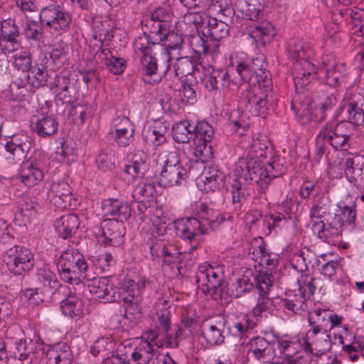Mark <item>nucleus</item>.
<instances>
[{
    "label": "nucleus",
    "mask_w": 364,
    "mask_h": 364,
    "mask_svg": "<svg viewBox=\"0 0 364 364\" xmlns=\"http://www.w3.org/2000/svg\"><path fill=\"white\" fill-rule=\"evenodd\" d=\"M4 261L13 274L21 275L33 267V256L28 248L14 245L4 255Z\"/></svg>",
    "instance_id": "nucleus-5"
},
{
    "label": "nucleus",
    "mask_w": 364,
    "mask_h": 364,
    "mask_svg": "<svg viewBox=\"0 0 364 364\" xmlns=\"http://www.w3.org/2000/svg\"><path fill=\"white\" fill-rule=\"evenodd\" d=\"M347 122H341L336 124L333 129L327 131L326 126L325 129L321 132L326 136L327 141L335 149L342 151H347L349 145L348 140L350 136V130L348 129Z\"/></svg>",
    "instance_id": "nucleus-12"
},
{
    "label": "nucleus",
    "mask_w": 364,
    "mask_h": 364,
    "mask_svg": "<svg viewBox=\"0 0 364 364\" xmlns=\"http://www.w3.org/2000/svg\"><path fill=\"white\" fill-rule=\"evenodd\" d=\"M168 23L156 22L150 18L142 21L143 33L150 36L154 40L161 42L162 33L166 32Z\"/></svg>",
    "instance_id": "nucleus-40"
},
{
    "label": "nucleus",
    "mask_w": 364,
    "mask_h": 364,
    "mask_svg": "<svg viewBox=\"0 0 364 364\" xmlns=\"http://www.w3.org/2000/svg\"><path fill=\"white\" fill-rule=\"evenodd\" d=\"M343 171L348 181L355 183L357 178L355 176V167L354 159L350 156H347L343 162Z\"/></svg>",
    "instance_id": "nucleus-64"
},
{
    "label": "nucleus",
    "mask_w": 364,
    "mask_h": 364,
    "mask_svg": "<svg viewBox=\"0 0 364 364\" xmlns=\"http://www.w3.org/2000/svg\"><path fill=\"white\" fill-rule=\"evenodd\" d=\"M257 281V289L259 292V297L257 301V306L253 309V314L255 316H260L262 313L268 311L271 309L272 301L267 297L268 291L272 285L273 277L270 274H259L255 277Z\"/></svg>",
    "instance_id": "nucleus-11"
},
{
    "label": "nucleus",
    "mask_w": 364,
    "mask_h": 364,
    "mask_svg": "<svg viewBox=\"0 0 364 364\" xmlns=\"http://www.w3.org/2000/svg\"><path fill=\"white\" fill-rule=\"evenodd\" d=\"M30 148V143H26L20 147L12 148L6 151L11 155L13 161L17 163L23 161L26 158Z\"/></svg>",
    "instance_id": "nucleus-63"
},
{
    "label": "nucleus",
    "mask_w": 364,
    "mask_h": 364,
    "mask_svg": "<svg viewBox=\"0 0 364 364\" xmlns=\"http://www.w3.org/2000/svg\"><path fill=\"white\" fill-rule=\"evenodd\" d=\"M225 322L219 321L216 323H208L204 326L202 337L211 346H218L224 343L223 335Z\"/></svg>",
    "instance_id": "nucleus-37"
},
{
    "label": "nucleus",
    "mask_w": 364,
    "mask_h": 364,
    "mask_svg": "<svg viewBox=\"0 0 364 364\" xmlns=\"http://www.w3.org/2000/svg\"><path fill=\"white\" fill-rule=\"evenodd\" d=\"M284 306L293 312H297L299 310H303L305 305V298L301 291L299 293H294L289 291L286 294L285 298L282 300Z\"/></svg>",
    "instance_id": "nucleus-45"
},
{
    "label": "nucleus",
    "mask_w": 364,
    "mask_h": 364,
    "mask_svg": "<svg viewBox=\"0 0 364 364\" xmlns=\"http://www.w3.org/2000/svg\"><path fill=\"white\" fill-rule=\"evenodd\" d=\"M174 70L176 75L179 77L195 75L196 71H198L195 68V65L191 59L188 57H181L177 58L174 64Z\"/></svg>",
    "instance_id": "nucleus-50"
},
{
    "label": "nucleus",
    "mask_w": 364,
    "mask_h": 364,
    "mask_svg": "<svg viewBox=\"0 0 364 364\" xmlns=\"http://www.w3.org/2000/svg\"><path fill=\"white\" fill-rule=\"evenodd\" d=\"M302 66L307 69L308 71H304L303 73H297L296 75L294 77V82L295 85L296 91L297 92L296 95L306 96L304 92L305 87L309 85L312 80L316 79L315 68L314 65L308 60H304L301 63Z\"/></svg>",
    "instance_id": "nucleus-33"
},
{
    "label": "nucleus",
    "mask_w": 364,
    "mask_h": 364,
    "mask_svg": "<svg viewBox=\"0 0 364 364\" xmlns=\"http://www.w3.org/2000/svg\"><path fill=\"white\" fill-rule=\"evenodd\" d=\"M331 203L328 199L320 198L317 200L310 210V216L311 218H331L333 219L334 214L331 212Z\"/></svg>",
    "instance_id": "nucleus-43"
},
{
    "label": "nucleus",
    "mask_w": 364,
    "mask_h": 364,
    "mask_svg": "<svg viewBox=\"0 0 364 364\" xmlns=\"http://www.w3.org/2000/svg\"><path fill=\"white\" fill-rule=\"evenodd\" d=\"M48 197L54 205L65 208L70 205L71 189L66 182L53 183L48 192Z\"/></svg>",
    "instance_id": "nucleus-20"
},
{
    "label": "nucleus",
    "mask_w": 364,
    "mask_h": 364,
    "mask_svg": "<svg viewBox=\"0 0 364 364\" xmlns=\"http://www.w3.org/2000/svg\"><path fill=\"white\" fill-rule=\"evenodd\" d=\"M160 156L163 160L164 167L181 166L178 151L172 144H166L163 147Z\"/></svg>",
    "instance_id": "nucleus-51"
},
{
    "label": "nucleus",
    "mask_w": 364,
    "mask_h": 364,
    "mask_svg": "<svg viewBox=\"0 0 364 364\" xmlns=\"http://www.w3.org/2000/svg\"><path fill=\"white\" fill-rule=\"evenodd\" d=\"M44 356L48 364H70L73 360L70 348L64 343H57L49 348Z\"/></svg>",
    "instance_id": "nucleus-24"
},
{
    "label": "nucleus",
    "mask_w": 364,
    "mask_h": 364,
    "mask_svg": "<svg viewBox=\"0 0 364 364\" xmlns=\"http://www.w3.org/2000/svg\"><path fill=\"white\" fill-rule=\"evenodd\" d=\"M47 77L46 67L43 65L35 64L28 71V83L33 87L38 88L46 85Z\"/></svg>",
    "instance_id": "nucleus-41"
},
{
    "label": "nucleus",
    "mask_w": 364,
    "mask_h": 364,
    "mask_svg": "<svg viewBox=\"0 0 364 364\" xmlns=\"http://www.w3.org/2000/svg\"><path fill=\"white\" fill-rule=\"evenodd\" d=\"M69 115L75 124H82L89 116L88 108L77 104L70 107Z\"/></svg>",
    "instance_id": "nucleus-57"
},
{
    "label": "nucleus",
    "mask_w": 364,
    "mask_h": 364,
    "mask_svg": "<svg viewBox=\"0 0 364 364\" xmlns=\"http://www.w3.org/2000/svg\"><path fill=\"white\" fill-rule=\"evenodd\" d=\"M346 107L348 120L355 125L364 124V96L358 92L348 93L346 96Z\"/></svg>",
    "instance_id": "nucleus-13"
},
{
    "label": "nucleus",
    "mask_w": 364,
    "mask_h": 364,
    "mask_svg": "<svg viewBox=\"0 0 364 364\" xmlns=\"http://www.w3.org/2000/svg\"><path fill=\"white\" fill-rule=\"evenodd\" d=\"M61 279L71 284L74 280H80L87 271V264L78 250L73 248L65 250L57 263Z\"/></svg>",
    "instance_id": "nucleus-2"
},
{
    "label": "nucleus",
    "mask_w": 364,
    "mask_h": 364,
    "mask_svg": "<svg viewBox=\"0 0 364 364\" xmlns=\"http://www.w3.org/2000/svg\"><path fill=\"white\" fill-rule=\"evenodd\" d=\"M45 355V346L40 338L35 340L21 339L14 343L8 355L14 358L16 364H37Z\"/></svg>",
    "instance_id": "nucleus-3"
},
{
    "label": "nucleus",
    "mask_w": 364,
    "mask_h": 364,
    "mask_svg": "<svg viewBox=\"0 0 364 364\" xmlns=\"http://www.w3.org/2000/svg\"><path fill=\"white\" fill-rule=\"evenodd\" d=\"M309 47L301 40H294L289 43V53L291 57L296 60L301 59L306 60V57L309 56Z\"/></svg>",
    "instance_id": "nucleus-53"
},
{
    "label": "nucleus",
    "mask_w": 364,
    "mask_h": 364,
    "mask_svg": "<svg viewBox=\"0 0 364 364\" xmlns=\"http://www.w3.org/2000/svg\"><path fill=\"white\" fill-rule=\"evenodd\" d=\"M76 82L74 78L65 75H59L53 82L56 88L55 92L63 103L70 104L75 101L77 95Z\"/></svg>",
    "instance_id": "nucleus-17"
},
{
    "label": "nucleus",
    "mask_w": 364,
    "mask_h": 364,
    "mask_svg": "<svg viewBox=\"0 0 364 364\" xmlns=\"http://www.w3.org/2000/svg\"><path fill=\"white\" fill-rule=\"evenodd\" d=\"M161 41L167 42L166 45H164V47L167 50V53L166 54L164 52H159L161 58L164 60V64L161 65V67H163L164 69V73H166L170 68V52L171 50L181 49L183 39L181 36L178 35L174 31H171L170 25H168L166 29V32L162 33Z\"/></svg>",
    "instance_id": "nucleus-21"
},
{
    "label": "nucleus",
    "mask_w": 364,
    "mask_h": 364,
    "mask_svg": "<svg viewBox=\"0 0 364 364\" xmlns=\"http://www.w3.org/2000/svg\"><path fill=\"white\" fill-rule=\"evenodd\" d=\"M61 309L64 315L72 318L80 317V301L76 296L70 295L61 302Z\"/></svg>",
    "instance_id": "nucleus-49"
},
{
    "label": "nucleus",
    "mask_w": 364,
    "mask_h": 364,
    "mask_svg": "<svg viewBox=\"0 0 364 364\" xmlns=\"http://www.w3.org/2000/svg\"><path fill=\"white\" fill-rule=\"evenodd\" d=\"M186 171L182 166L164 167L159 181L164 186H174L181 185L186 181Z\"/></svg>",
    "instance_id": "nucleus-26"
},
{
    "label": "nucleus",
    "mask_w": 364,
    "mask_h": 364,
    "mask_svg": "<svg viewBox=\"0 0 364 364\" xmlns=\"http://www.w3.org/2000/svg\"><path fill=\"white\" fill-rule=\"evenodd\" d=\"M95 57L104 61V65L108 70L114 75L122 73L126 68L125 60L112 55V52L107 48H100Z\"/></svg>",
    "instance_id": "nucleus-27"
},
{
    "label": "nucleus",
    "mask_w": 364,
    "mask_h": 364,
    "mask_svg": "<svg viewBox=\"0 0 364 364\" xmlns=\"http://www.w3.org/2000/svg\"><path fill=\"white\" fill-rule=\"evenodd\" d=\"M18 176L21 181L28 187L35 186L43 178L42 170L28 161L22 163Z\"/></svg>",
    "instance_id": "nucleus-35"
},
{
    "label": "nucleus",
    "mask_w": 364,
    "mask_h": 364,
    "mask_svg": "<svg viewBox=\"0 0 364 364\" xmlns=\"http://www.w3.org/2000/svg\"><path fill=\"white\" fill-rule=\"evenodd\" d=\"M58 127V122L55 117L43 114L40 118H33L31 123L33 132L41 137H47L55 134Z\"/></svg>",
    "instance_id": "nucleus-25"
},
{
    "label": "nucleus",
    "mask_w": 364,
    "mask_h": 364,
    "mask_svg": "<svg viewBox=\"0 0 364 364\" xmlns=\"http://www.w3.org/2000/svg\"><path fill=\"white\" fill-rule=\"evenodd\" d=\"M247 184L240 181L237 177L233 179L231 184L232 203L234 210L240 212L244 204L246 203L249 192Z\"/></svg>",
    "instance_id": "nucleus-36"
},
{
    "label": "nucleus",
    "mask_w": 364,
    "mask_h": 364,
    "mask_svg": "<svg viewBox=\"0 0 364 364\" xmlns=\"http://www.w3.org/2000/svg\"><path fill=\"white\" fill-rule=\"evenodd\" d=\"M291 108L299 117L301 124H307L316 119V104L307 96L295 95L291 101Z\"/></svg>",
    "instance_id": "nucleus-14"
},
{
    "label": "nucleus",
    "mask_w": 364,
    "mask_h": 364,
    "mask_svg": "<svg viewBox=\"0 0 364 364\" xmlns=\"http://www.w3.org/2000/svg\"><path fill=\"white\" fill-rule=\"evenodd\" d=\"M179 96L186 105H193L196 101V93L192 85L183 82L178 90Z\"/></svg>",
    "instance_id": "nucleus-60"
},
{
    "label": "nucleus",
    "mask_w": 364,
    "mask_h": 364,
    "mask_svg": "<svg viewBox=\"0 0 364 364\" xmlns=\"http://www.w3.org/2000/svg\"><path fill=\"white\" fill-rule=\"evenodd\" d=\"M168 128L166 122L156 121L152 127L143 130V138L147 144L159 146L166 141Z\"/></svg>",
    "instance_id": "nucleus-23"
},
{
    "label": "nucleus",
    "mask_w": 364,
    "mask_h": 364,
    "mask_svg": "<svg viewBox=\"0 0 364 364\" xmlns=\"http://www.w3.org/2000/svg\"><path fill=\"white\" fill-rule=\"evenodd\" d=\"M230 82V75L226 69L212 68L208 71L205 86L209 90H228Z\"/></svg>",
    "instance_id": "nucleus-31"
},
{
    "label": "nucleus",
    "mask_w": 364,
    "mask_h": 364,
    "mask_svg": "<svg viewBox=\"0 0 364 364\" xmlns=\"http://www.w3.org/2000/svg\"><path fill=\"white\" fill-rule=\"evenodd\" d=\"M265 168L269 172L268 179H269V181L272 178L282 175L285 171V167L282 161L279 159H274L271 162H269L267 166H265Z\"/></svg>",
    "instance_id": "nucleus-62"
},
{
    "label": "nucleus",
    "mask_w": 364,
    "mask_h": 364,
    "mask_svg": "<svg viewBox=\"0 0 364 364\" xmlns=\"http://www.w3.org/2000/svg\"><path fill=\"white\" fill-rule=\"evenodd\" d=\"M79 225L78 217L73 213L61 216L55 223L57 233L63 239H66L76 232Z\"/></svg>",
    "instance_id": "nucleus-28"
},
{
    "label": "nucleus",
    "mask_w": 364,
    "mask_h": 364,
    "mask_svg": "<svg viewBox=\"0 0 364 364\" xmlns=\"http://www.w3.org/2000/svg\"><path fill=\"white\" fill-rule=\"evenodd\" d=\"M255 281L257 283L255 279ZM257 284L255 286L253 283L249 282L248 278H240L237 280L235 284V296L240 297L247 292H250L252 290L257 289Z\"/></svg>",
    "instance_id": "nucleus-61"
},
{
    "label": "nucleus",
    "mask_w": 364,
    "mask_h": 364,
    "mask_svg": "<svg viewBox=\"0 0 364 364\" xmlns=\"http://www.w3.org/2000/svg\"><path fill=\"white\" fill-rule=\"evenodd\" d=\"M236 177L247 185L255 183L257 184L258 192L265 193L269 184L268 171L263 162L252 157L240 158L235 170Z\"/></svg>",
    "instance_id": "nucleus-1"
},
{
    "label": "nucleus",
    "mask_w": 364,
    "mask_h": 364,
    "mask_svg": "<svg viewBox=\"0 0 364 364\" xmlns=\"http://www.w3.org/2000/svg\"><path fill=\"white\" fill-rule=\"evenodd\" d=\"M31 56L28 51H20L15 54L14 65L18 70L28 72L32 67Z\"/></svg>",
    "instance_id": "nucleus-56"
},
{
    "label": "nucleus",
    "mask_w": 364,
    "mask_h": 364,
    "mask_svg": "<svg viewBox=\"0 0 364 364\" xmlns=\"http://www.w3.org/2000/svg\"><path fill=\"white\" fill-rule=\"evenodd\" d=\"M250 35L257 41L263 40L265 37H272L274 35V30L272 25L268 23L256 25Z\"/></svg>",
    "instance_id": "nucleus-59"
},
{
    "label": "nucleus",
    "mask_w": 364,
    "mask_h": 364,
    "mask_svg": "<svg viewBox=\"0 0 364 364\" xmlns=\"http://www.w3.org/2000/svg\"><path fill=\"white\" fill-rule=\"evenodd\" d=\"M218 3V19L228 24L231 23L235 16V10L232 4H223L222 0H220Z\"/></svg>",
    "instance_id": "nucleus-58"
},
{
    "label": "nucleus",
    "mask_w": 364,
    "mask_h": 364,
    "mask_svg": "<svg viewBox=\"0 0 364 364\" xmlns=\"http://www.w3.org/2000/svg\"><path fill=\"white\" fill-rule=\"evenodd\" d=\"M156 190L151 183L139 182L134 188L132 197L137 203H146L154 201L155 199Z\"/></svg>",
    "instance_id": "nucleus-38"
},
{
    "label": "nucleus",
    "mask_w": 364,
    "mask_h": 364,
    "mask_svg": "<svg viewBox=\"0 0 364 364\" xmlns=\"http://www.w3.org/2000/svg\"><path fill=\"white\" fill-rule=\"evenodd\" d=\"M240 90V102L252 115L264 113L267 109V103L273 101V95L270 90L268 92L260 91L257 93L249 84L242 85Z\"/></svg>",
    "instance_id": "nucleus-4"
},
{
    "label": "nucleus",
    "mask_w": 364,
    "mask_h": 364,
    "mask_svg": "<svg viewBox=\"0 0 364 364\" xmlns=\"http://www.w3.org/2000/svg\"><path fill=\"white\" fill-rule=\"evenodd\" d=\"M136 291H137L136 284L132 280L124 283L123 286L119 288L115 289L114 287V297H113V299H114V302L119 304L123 302V304L120 307V312L124 317H126L127 313L135 305L133 301Z\"/></svg>",
    "instance_id": "nucleus-16"
},
{
    "label": "nucleus",
    "mask_w": 364,
    "mask_h": 364,
    "mask_svg": "<svg viewBox=\"0 0 364 364\" xmlns=\"http://www.w3.org/2000/svg\"><path fill=\"white\" fill-rule=\"evenodd\" d=\"M90 292L103 303L114 302V285L106 277L94 278L87 284Z\"/></svg>",
    "instance_id": "nucleus-19"
},
{
    "label": "nucleus",
    "mask_w": 364,
    "mask_h": 364,
    "mask_svg": "<svg viewBox=\"0 0 364 364\" xmlns=\"http://www.w3.org/2000/svg\"><path fill=\"white\" fill-rule=\"evenodd\" d=\"M209 142L201 141L198 143L194 150V155L196 160L193 163L201 162L204 164L205 161L213 157V151L211 145Z\"/></svg>",
    "instance_id": "nucleus-55"
},
{
    "label": "nucleus",
    "mask_w": 364,
    "mask_h": 364,
    "mask_svg": "<svg viewBox=\"0 0 364 364\" xmlns=\"http://www.w3.org/2000/svg\"><path fill=\"white\" fill-rule=\"evenodd\" d=\"M149 158L147 154L141 150H136L132 159L131 164L124 168V172L132 176L133 178L144 176L149 170Z\"/></svg>",
    "instance_id": "nucleus-29"
},
{
    "label": "nucleus",
    "mask_w": 364,
    "mask_h": 364,
    "mask_svg": "<svg viewBox=\"0 0 364 364\" xmlns=\"http://www.w3.org/2000/svg\"><path fill=\"white\" fill-rule=\"evenodd\" d=\"M193 139L197 140V143L201 141L210 142L214 134L213 127L207 122H200L196 125H193Z\"/></svg>",
    "instance_id": "nucleus-47"
},
{
    "label": "nucleus",
    "mask_w": 364,
    "mask_h": 364,
    "mask_svg": "<svg viewBox=\"0 0 364 364\" xmlns=\"http://www.w3.org/2000/svg\"><path fill=\"white\" fill-rule=\"evenodd\" d=\"M201 221L196 218H182L174 222V229L177 236L191 241L196 235L204 234Z\"/></svg>",
    "instance_id": "nucleus-15"
},
{
    "label": "nucleus",
    "mask_w": 364,
    "mask_h": 364,
    "mask_svg": "<svg viewBox=\"0 0 364 364\" xmlns=\"http://www.w3.org/2000/svg\"><path fill=\"white\" fill-rule=\"evenodd\" d=\"M192 127L193 124L188 120L176 123L172 129L173 139L178 143H188L194 136Z\"/></svg>",
    "instance_id": "nucleus-39"
},
{
    "label": "nucleus",
    "mask_w": 364,
    "mask_h": 364,
    "mask_svg": "<svg viewBox=\"0 0 364 364\" xmlns=\"http://www.w3.org/2000/svg\"><path fill=\"white\" fill-rule=\"evenodd\" d=\"M276 344L279 342L268 341L262 336L255 337L247 343V354L262 364H270L276 358Z\"/></svg>",
    "instance_id": "nucleus-8"
},
{
    "label": "nucleus",
    "mask_w": 364,
    "mask_h": 364,
    "mask_svg": "<svg viewBox=\"0 0 364 364\" xmlns=\"http://www.w3.org/2000/svg\"><path fill=\"white\" fill-rule=\"evenodd\" d=\"M341 221L342 218L334 214L333 220L326 218L325 221L314 222L312 229H318V237L323 241L330 245H337L341 239Z\"/></svg>",
    "instance_id": "nucleus-9"
},
{
    "label": "nucleus",
    "mask_w": 364,
    "mask_h": 364,
    "mask_svg": "<svg viewBox=\"0 0 364 364\" xmlns=\"http://www.w3.org/2000/svg\"><path fill=\"white\" fill-rule=\"evenodd\" d=\"M203 169L199 178L204 183L206 191H215L220 189V185L223 183L225 175L220 172L218 167L213 164L205 166L201 162L192 163L190 166V171L194 169Z\"/></svg>",
    "instance_id": "nucleus-10"
},
{
    "label": "nucleus",
    "mask_w": 364,
    "mask_h": 364,
    "mask_svg": "<svg viewBox=\"0 0 364 364\" xmlns=\"http://www.w3.org/2000/svg\"><path fill=\"white\" fill-rule=\"evenodd\" d=\"M157 55L146 54L142 55L141 64L143 66L144 75L146 77H151L156 74L158 70Z\"/></svg>",
    "instance_id": "nucleus-54"
},
{
    "label": "nucleus",
    "mask_w": 364,
    "mask_h": 364,
    "mask_svg": "<svg viewBox=\"0 0 364 364\" xmlns=\"http://www.w3.org/2000/svg\"><path fill=\"white\" fill-rule=\"evenodd\" d=\"M19 36V28L11 19L4 21L1 25L0 47L2 50L11 52L19 46L17 38Z\"/></svg>",
    "instance_id": "nucleus-18"
},
{
    "label": "nucleus",
    "mask_w": 364,
    "mask_h": 364,
    "mask_svg": "<svg viewBox=\"0 0 364 364\" xmlns=\"http://www.w3.org/2000/svg\"><path fill=\"white\" fill-rule=\"evenodd\" d=\"M235 6L244 18L250 21L259 19L261 9L255 4H252L247 0H237Z\"/></svg>",
    "instance_id": "nucleus-44"
},
{
    "label": "nucleus",
    "mask_w": 364,
    "mask_h": 364,
    "mask_svg": "<svg viewBox=\"0 0 364 364\" xmlns=\"http://www.w3.org/2000/svg\"><path fill=\"white\" fill-rule=\"evenodd\" d=\"M229 24L218 19V18H210L207 27L202 31V34L207 38L219 41L228 35Z\"/></svg>",
    "instance_id": "nucleus-32"
},
{
    "label": "nucleus",
    "mask_w": 364,
    "mask_h": 364,
    "mask_svg": "<svg viewBox=\"0 0 364 364\" xmlns=\"http://www.w3.org/2000/svg\"><path fill=\"white\" fill-rule=\"evenodd\" d=\"M134 134V125L127 117L120 119L116 125L115 141L121 147H127L133 140Z\"/></svg>",
    "instance_id": "nucleus-34"
},
{
    "label": "nucleus",
    "mask_w": 364,
    "mask_h": 364,
    "mask_svg": "<svg viewBox=\"0 0 364 364\" xmlns=\"http://www.w3.org/2000/svg\"><path fill=\"white\" fill-rule=\"evenodd\" d=\"M41 23L31 21L25 28V36L29 40H33L40 47L44 43L45 33Z\"/></svg>",
    "instance_id": "nucleus-48"
},
{
    "label": "nucleus",
    "mask_w": 364,
    "mask_h": 364,
    "mask_svg": "<svg viewBox=\"0 0 364 364\" xmlns=\"http://www.w3.org/2000/svg\"><path fill=\"white\" fill-rule=\"evenodd\" d=\"M37 275L38 280L48 294H53L60 287V283L55 274L50 269H40Z\"/></svg>",
    "instance_id": "nucleus-42"
},
{
    "label": "nucleus",
    "mask_w": 364,
    "mask_h": 364,
    "mask_svg": "<svg viewBox=\"0 0 364 364\" xmlns=\"http://www.w3.org/2000/svg\"><path fill=\"white\" fill-rule=\"evenodd\" d=\"M103 214L106 217H113L112 219L124 221L131 215V209L127 203L117 199H107L102 203Z\"/></svg>",
    "instance_id": "nucleus-22"
},
{
    "label": "nucleus",
    "mask_w": 364,
    "mask_h": 364,
    "mask_svg": "<svg viewBox=\"0 0 364 364\" xmlns=\"http://www.w3.org/2000/svg\"><path fill=\"white\" fill-rule=\"evenodd\" d=\"M96 162L100 168L112 171L115 168L116 159L112 147L107 146L101 150L96 158Z\"/></svg>",
    "instance_id": "nucleus-46"
},
{
    "label": "nucleus",
    "mask_w": 364,
    "mask_h": 364,
    "mask_svg": "<svg viewBox=\"0 0 364 364\" xmlns=\"http://www.w3.org/2000/svg\"><path fill=\"white\" fill-rule=\"evenodd\" d=\"M39 19L42 25L58 32L68 30L72 16L60 6L50 4L41 9Z\"/></svg>",
    "instance_id": "nucleus-6"
},
{
    "label": "nucleus",
    "mask_w": 364,
    "mask_h": 364,
    "mask_svg": "<svg viewBox=\"0 0 364 364\" xmlns=\"http://www.w3.org/2000/svg\"><path fill=\"white\" fill-rule=\"evenodd\" d=\"M134 46L136 50L141 52L142 55L154 53L160 57L159 52L167 53V50L163 44L154 40L150 36L144 33L135 40Z\"/></svg>",
    "instance_id": "nucleus-30"
},
{
    "label": "nucleus",
    "mask_w": 364,
    "mask_h": 364,
    "mask_svg": "<svg viewBox=\"0 0 364 364\" xmlns=\"http://www.w3.org/2000/svg\"><path fill=\"white\" fill-rule=\"evenodd\" d=\"M199 218L203 220L202 228L205 225L206 222L212 228H214L223 221V217L217 210L209 208L207 206L203 207Z\"/></svg>",
    "instance_id": "nucleus-52"
},
{
    "label": "nucleus",
    "mask_w": 364,
    "mask_h": 364,
    "mask_svg": "<svg viewBox=\"0 0 364 364\" xmlns=\"http://www.w3.org/2000/svg\"><path fill=\"white\" fill-rule=\"evenodd\" d=\"M95 234L99 242L105 245H119L123 242L122 238L125 235L124 223L115 219H105L96 228Z\"/></svg>",
    "instance_id": "nucleus-7"
}]
</instances>
